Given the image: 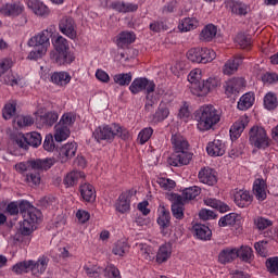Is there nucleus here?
<instances>
[{"label": "nucleus", "mask_w": 278, "mask_h": 278, "mask_svg": "<svg viewBox=\"0 0 278 278\" xmlns=\"http://www.w3.org/2000/svg\"><path fill=\"white\" fill-rule=\"evenodd\" d=\"M266 268L271 275H278V257H271L266 261Z\"/></svg>", "instance_id": "nucleus-64"}, {"label": "nucleus", "mask_w": 278, "mask_h": 278, "mask_svg": "<svg viewBox=\"0 0 278 278\" xmlns=\"http://www.w3.org/2000/svg\"><path fill=\"white\" fill-rule=\"evenodd\" d=\"M249 140L250 144L256 149H268L270 147V138H268L266 129L260 126H253L250 129Z\"/></svg>", "instance_id": "nucleus-5"}, {"label": "nucleus", "mask_w": 278, "mask_h": 278, "mask_svg": "<svg viewBox=\"0 0 278 278\" xmlns=\"http://www.w3.org/2000/svg\"><path fill=\"white\" fill-rule=\"evenodd\" d=\"M238 260V248H225L218 254L219 264H231Z\"/></svg>", "instance_id": "nucleus-19"}, {"label": "nucleus", "mask_w": 278, "mask_h": 278, "mask_svg": "<svg viewBox=\"0 0 278 278\" xmlns=\"http://www.w3.org/2000/svg\"><path fill=\"white\" fill-rule=\"evenodd\" d=\"M136 194V190L130 189L122 192L115 202V210L119 214H127L131 210V197Z\"/></svg>", "instance_id": "nucleus-7"}, {"label": "nucleus", "mask_w": 278, "mask_h": 278, "mask_svg": "<svg viewBox=\"0 0 278 278\" xmlns=\"http://www.w3.org/2000/svg\"><path fill=\"white\" fill-rule=\"evenodd\" d=\"M198 178L201 184H205L206 186H216V184H218L216 170L211 167L201 168Z\"/></svg>", "instance_id": "nucleus-11"}, {"label": "nucleus", "mask_w": 278, "mask_h": 278, "mask_svg": "<svg viewBox=\"0 0 278 278\" xmlns=\"http://www.w3.org/2000/svg\"><path fill=\"white\" fill-rule=\"evenodd\" d=\"M52 42L56 52L68 51V41L62 35L54 37Z\"/></svg>", "instance_id": "nucleus-52"}, {"label": "nucleus", "mask_w": 278, "mask_h": 278, "mask_svg": "<svg viewBox=\"0 0 278 278\" xmlns=\"http://www.w3.org/2000/svg\"><path fill=\"white\" fill-rule=\"evenodd\" d=\"M58 118H60V116L54 111L43 112L42 110H39L37 112V123H40V125H45L46 127H53V125L58 123Z\"/></svg>", "instance_id": "nucleus-14"}, {"label": "nucleus", "mask_w": 278, "mask_h": 278, "mask_svg": "<svg viewBox=\"0 0 278 278\" xmlns=\"http://www.w3.org/2000/svg\"><path fill=\"white\" fill-rule=\"evenodd\" d=\"M253 103H255V93L248 92L239 99L237 108L238 110L245 112V110L253 108Z\"/></svg>", "instance_id": "nucleus-31"}, {"label": "nucleus", "mask_w": 278, "mask_h": 278, "mask_svg": "<svg viewBox=\"0 0 278 278\" xmlns=\"http://www.w3.org/2000/svg\"><path fill=\"white\" fill-rule=\"evenodd\" d=\"M216 60V52L208 48H200V64H207Z\"/></svg>", "instance_id": "nucleus-43"}, {"label": "nucleus", "mask_w": 278, "mask_h": 278, "mask_svg": "<svg viewBox=\"0 0 278 278\" xmlns=\"http://www.w3.org/2000/svg\"><path fill=\"white\" fill-rule=\"evenodd\" d=\"M23 12H25V7L21 2L7 3L0 8V14H2V16H21Z\"/></svg>", "instance_id": "nucleus-15"}, {"label": "nucleus", "mask_w": 278, "mask_h": 278, "mask_svg": "<svg viewBox=\"0 0 278 278\" xmlns=\"http://www.w3.org/2000/svg\"><path fill=\"white\" fill-rule=\"evenodd\" d=\"M35 227H36V224L24 218L20 225V231H21L22 236H31V233H34Z\"/></svg>", "instance_id": "nucleus-55"}, {"label": "nucleus", "mask_w": 278, "mask_h": 278, "mask_svg": "<svg viewBox=\"0 0 278 278\" xmlns=\"http://www.w3.org/2000/svg\"><path fill=\"white\" fill-rule=\"evenodd\" d=\"M105 278H121V270L114 265H108L104 269Z\"/></svg>", "instance_id": "nucleus-63"}, {"label": "nucleus", "mask_w": 278, "mask_h": 278, "mask_svg": "<svg viewBox=\"0 0 278 278\" xmlns=\"http://www.w3.org/2000/svg\"><path fill=\"white\" fill-rule=\"evenodd\" d=\"M84 270L88 277H99L101 273H103V269L94 264H87L84 266Z\"/></svg>", "instance_id": "nucleus-57"}, {"label": "nucleus", "mask_w": 278, "mask_h": 278, "mask_svg": "<svg viewBox=\"0 0 278 278\" xmlns=\"http://www.w3.org/2000/svg\"><path fill=\"white\" fill-rule=\"evenodd\" d=\"M258 231H266L269 227H273V220L265 217H257L254 222Z\"/></svg>", "instance_id": "nucleus-60"}, {"label": "nucleus", "mask_w": 278, "mask_h": 278, "mask_svg": "<svg viewBox=\"0 0 278 278\" xmlns=\"http://www.w3.org/2000/svg\"><path fill=\"white\" fill-rule=\"evenodd\" d=\"M75 121H77V115H75L74 113H65L62 115L59 125L67 127V129H71V127L75 125Z\"/></svg>", "instance_id": "nucleus-51"}, {"label": "nucleus", "mask_w": 278, "mask_h": 278, "mask_svg": "<svg viewBox=\"0 0 278 278\" xmlns=\"http://www.w3.org/2000/svg\"><path fill=\"white\" fill-rule=\"evenodd\" d=\"M241 64H242V56H235L226 61L223 66L224 75H228V76L235 75V73H238V68H240Z\"/></svg>", "instance_id": "nucleus-23"}, {"label": "nucleus", "mask_w": 278, "mask_h": 278, "mask_svg": "<svg viewBox=\"0 0 278 278\" xmlns=\"http://www.w3.org/2000/svg\"><path fill=\"white\" fill-rule=\"evenodd\" d=\"M129 90L132 94H138L143 90L151 94V92H155V83L146 77L135 78L129 86Z\"/></svg>", "instance_id": "nucleus-6"}, {"label": "nucleus", "mask_w": 278, "mask_h": 278, "mask_svg": "<svg viewBox=\"0 0 278 278\" xmlns=\"http://www.w3.org/2000/svg\"><path fill=\"white\" fill-rule=\"evenodd\" d=\"M153 136V128L146 127L138 134V142L139 144H147L149 140H151V137Z\"/></svg>", "instance_id": "nucleus-54"}, {"label": "nucleus", "mask_w": 278, "mask_h": 278, "mask_svg": "<svg viewBox=\"0 0 278 278\" xmlns=\"http://www.w3.org/2000/svg\"><path fill=\"white\" fill-rule=\"evenodd\" d=\"M233 201L238 207H249L253 203V195L248 190L235 189Z\"/></svg>", "instance_id": "nucleus-12"}, {"label": "nucleus", "mask_w": 278, "mask_h": 278, "mask_svg": "<svg viewBox=\"0 0 278 278\" xmlns=\"http://www.w3.org/2000/svg\"><path fill=\"white\" fill-rule=\"evenodd\" d=\"M113 79L118 86H129L131 84L132 76L131 73L116 74Z\"/></svg>", "instance_id": "nucleus-56"}, {"label": "nucleus", "mask_w": 278, "mask_h": 278, "mask_svg": "<svg viewBox=\"0 0 278 278\" xmlns=\"http://www.w3.org/2000/svg\"><path fill=\"white\" fill-rule=\"evenodd\" d=\"M71 74H68L67 72H54L51 75V81L52 84H55V86H67V84H71Z\"/></svg>", "instance_id": "nucleus-33"}, {"label": "nucleus", "mask_w": 278, "mask_h": 278, "mask_svg": "<svg viewBox=\"0 0 278 278\" xmlns=\"http://www.w3.org/2000/svg\"><path fill=\"white\" fill-rule=\"evenodd\" d=\"M85 177L86 174H84V172L73 170L64 177L63 184L66 188H73V186L79 184V179H84Z\"/></svg>", "instance_id": "nucleus-28"}, {"label": "nucleus", "mask_w": 278, "mask_h": 278, "mask_svg": "<svg viewBox=\"0 0 278 278\" xmlns=\"http://www.w3.org/2000/svg\"><path fill=\"white\" fill-rule=\"evenodd\" d=\"M238 257L241 262L251 264V262H253V249L249 245H241L240 249H238Z\"/></svg>", "instance_id": "nucleus-42"}, {"label": "nucleus", "mask_w": 278, "mask_h": 278, "mask_svg": "<svg viewBox=\"0 0 278 278\" xmlns=\"http://www.w3.org/2000/svg\"><path fill=\"white\" fill-rule=\"evenodd\" d=\"M195 121L199 131H210L220 123V113L215 105L203 104L195 111Z\"/></svg>", "instance_id": "nucleus-1"}, {"label": "nucleus", "mask_w": 278, "mask_h": 278, "mask_svg": "<svg viewBox=\"0 0 278 278\" xmlns=\"http://www.w3.org/2000/svg\"><path fill=\"white\" fill-rule=\"evenodd\" d=\"M77 154V143L76 142H67L63 147L60 148L59 151V160L61 164H66L70 160Z\"/></svg>", "instance_id": "nucleus-13"}, {"label": "nucleus", "mask_w": 278, "mask_h": 278, "mask_svg": "<svg viewBox=\"0 0 278 278\" xmlns=\"http://www.w3.org/2000/svg\"><path fill=\"white\" fill-rule=\"evenodd\" d=\"M26 5L36 16H49V7L40 0H28Z\"/></svg>", "instance_id": "nucleus-18"}, {"label": "nucleus", "mask_w": 278, "mask_h": 278, "mask_svg": "<svg viewBox=\"0 0 278 278\" xmlns=\"http://www.w3.org/2000/svg\"><path fill=\"white\" fill-rule=\"evenodd\" d=\"M49 38H51V30L45 29L35 37H33L30 39V42L31 45H34V47H45V49L48 50L51 46Z\"/></svg>", "instance_id": "nucleus-20"}, {"label": "nucleus", "mask_w": 278, "mask_h": 278, "mask_svg": "<svg viewBox=\"0 0 278 278\" xmlns=\"http://www.w3.org/2000/svg\"><path fill=\"white\" fill-rule=\"evenodd\" d=\"M173 153H178L180 151H188L190 150V143L188 142V139H186L181 135H174L170 139Z\"/></svg>", "instance_id": "nucleus-21"}, {"label": "nucleus", "mask_w": 278, "mask_h": 278, "mask_svg": "<svg viewBox=\"0 0 278 278\" xmlns=\"http://www.w3.org/2000/svg\"><path fill=\"white\" fill-rule=\"evenodd\" d=\"M157 225H160L162 229L170 227V212L164 206H160L159 208Z\"/></svg>", "instance_id": "nucleus-38"}, {"label": "nucleus", "mask_w": 278, "mask_h": 278, "mask_svg": "<svg viewBox=\"0 0 278 278\" xmlns=\"http://www.w3.org/2000/svg\"><path fill=\"white\" fill-rule=\"evenodd\" d=\"M267 186H266V180L262 179V178H257L254 181L253 185V192L254 195L256 197L257 201H266V190H267Z\"/></svg>", "instance_id": "nucleus-26"}, {"label": "nucleus", "mask_w": 278, "mask_h": 278, "mask_svg": "<svg viewBox=\"0 0 278 278\" xmlns=\"http://www.w3.org/2000/svg\"><path fill=\"white\" fill-rule=\"evenodd\" d=\"M199 27V20L197 17H185L178 24L179 31H192Z\"/></svg>", "instance_id": "nucleus-34"}, {"label": "nucleus", "mask_w": 278, "mask_h": 278, "mask_svg": "<svg viewBox=\"0 0 278 278\" xmlns=\"http://www.w3.org/2000/svg\"><path fill=\"white\" fill-rule=\"evenodd\" d=\"M132 42H136V34H134V31H122L117 36V47H119V49H126V47L132 45Z\"/></svg>", "instance_id": "nucleus-30"}, {"label": "nucleus", "mask_w": 278, "mask_h": 278, "mask_svg": "<svg viewBox=\"0 0 278 278\" xmlns=\"http://www.w3.org/2000/svg\"><path fill=\"white\" fill-rule=\"evenodd\" d=\"M71 136V128L56 124L54 126V139L56 142H64Z\"/></svg>", "instance_id": "nucleus-37"}, {"label": "nucleus", "mask_w": 278, "mask_h": 278, "mask_svg": "<svg viewBox=\"0 0 278 278\" xmlns=\"http://www.w3.org/2000/svg\"><path fill=\"white\" fill-rule=\"evenodd\" d=\"M12 270L13 273H15V275H23V273H29L30 263L29 261L20 262L12 267Z\"/></svg>", "instance_id": "nucleus-59"}, {"label": "nucleus", "mask_w": 278, "mask_h": 278, "mask_svg": "<svg viewBox=\"0 0 278 278\" xmlns=\"http://www.w3.org/2000/svg\"><path fill=\"white\" fill-rule=\"evenodd\" d=\"M193 153L190 150H184L180 152H173L168 162L170 166H188L192 162Z\"/></svg>", "instance_id": "nucleus-9"}, {"label": "nucleus", "mask_w": 278, "mask_h": 278, "mask_svg": "<svg viewBox=\"0 0 278 278\" xmlns=\"http://www.w3.org/2000/svg\"><path fill=\"white\" fill-rule=\"evenodd\" d=\"M199 194H201V189L197 186H193V187L186 188L182 191L181 198L184 199V203H185L186 201H192V199H197Z\"/></svg>", "instance_id": "nucleus-45"}, {"label": "nucleus", "mask_w": 278, "mask_h": 278, "mask_svg": "<svg viewBox=\"0 0 278 278\" xmlns=\"http://www.w3.org/2000/svg\"><path fill=\"white\" fill-rule=\"evenodd\" d=\"M3 81L4 84H7V86H18L21 81H23V77H21V75L18 74H14L11 72L4 76Z\"/></svg>", "instance_id": "nucleus-58"}, {"label": "nucleus", "mask_w": 278, "mask_h": 278, "mask_svg": "<svg viewBox=\"0 0 278 278\" xmlns=\"http://www.w3.org/2000/svg\"><path fill=\"white\" fill-rule=\"evenodd\" d=\"M53 164H55V159L29 160L15 164V170L17 173H29L31 170H49V168H51Z\"/></svg>", "instance_id": "nucleus-4"}, {"label": "nucleus", "mask_w": 278, "mask_h": 278, "mask_svg": "<svg viewBox=\"0 0 278 278\" xmlns=\"http://www.w3.org/2000/svg\"><path fill=\"white\" fill-rule=\"evenodd\" d=\"M247 87V80L242 77L231 78L227 80L224 85L225 94L227 97H231V94H237V92H240L242 88Z\"/></svg>", "instance_id": "nucleus-10"}, {"label": "nucleus", "mask_w": 278, "mask_h": 278, "mask_svg": "<svg viewBox=\"0 0 278 278\" xmlns=\"http://www.w3.org/2000/svg\"><path fill=\"white\" fill-rule=\"evenodd\" d=\"M204 204H206L208 207H213L214 210H220V212H227L229 210L228 205L223 204V202L214 198H205Z\"/></svg>", "instance_id": "nucleus-48"}, {"label": "nucleus", "mask_w": 278, "mask_h": 278, "mask_svg": "<svg viewBox=\"0 0 278 278\" xmlns=\"http://www.w3.org/2000/svg\"><path fill=\"white\" fill-rule=\"evenodd\" d=\"M218 34V28L214 24L206 25L200 33V40L203 42H212Z\"/></svg>", "instance_id": "nucleus-29"}, {"label": "nucleus", "mask_w": 278, "mask_h": 278, "mask_svg": "<svg viewBox=\"0 0 278 278\" xmlns=\"http://www.w3.org/2000/svg\"><path fill=\"white\" fill-rule=\"evenodd\" d=\"M263 105L265 110H268L269 112L273 110H277L278 108V98L277 93L269 91L264 96L263 99Z\"/></svg>", "instance_id": "nucleus-36"}, {"label": "nucleus", "mask_w": 278, "mask_h": 278, "mask_svg": "<svg viewBox=\"0 0 278 278\" xmlns=\"http://www.w3.org/2000/svg\"><path fill=\"white\" fill-rule=\"evenodd\" d=\"M225 142L220 139H214L207 143L206 152L211 157H220L225 153Z\"/></svg>", "instance_id": "nucleus-17"}, {"label": "nucleus", "mask_w": 278, "mask_h": 278, "mask_svg": "<svg viewBox=\"0 0 278 278\" xmlns=\"http://www.w3.org/2000/svg\"><path fill=\"white\" fill-rule=\"evenodd\" d=\"M42 144V136L40 134L33 131L26 135L16 134L11 138L9 144V151L12 155H18V149H27V147H40Z\"/></svg>", "instance_id": "nucleus-2"}, {"label": "nucleus", "mask_w": 278, "mask_h": 278, "mask_svg": "<svg viewBox=\"0 0 278 278\" xmlns=\"http://www.w3.org/2000/svg\"><path fill=\"white\" fill-rule=\"evenodd\" d=\"M228 8H230L232 14H238L239 16L247 15L249 7L242 2L230 0L227 3Z\"/></svg>", "instance_id": "nucleus-40"}, {"label": "nucleus", "mask_w": 278, "mask_h": 278, "mask_svg": "<svg viewBox=\"0 0 278 278\" xmlns=\"http://www.w3.org/2000/svg\"><path fill=\"white\" fill-rule=\"evenodd\" d=\"M30 264V273L33 275H42L45 270H47V266H49V258L47 256H41L39 260L36 261H29Z\"/></svg>", "instance_id": "nucleus-24"}, {"label": "nucleus", "mask_w": 278, "mask_h": 278, "mask_svg": "<svg viewBox=\"0 0 278 278\" xmlns=\"http://www.w3.org/2000/svg\"><path fill=\"white\" fill-rule=\"evenodd\" d=\"M238 214L230 213L222 217L218 222L219 227H229L236 225L238 223Z\"/></svg>", "instance_id": "nucleus-46"}, {"label": "nucleus", "mask_w": 278, "mask_h": 278, "mask_svg": "<svg viewBox=\"0 0 278 278\" xmlns=\"http://www.w3.org/2000/svg\"><path fill=\"white\" fill-rule=\"evenodd\" d=\"M79 192L83 201H86V203H92L97 199L94 187L88 182L80 185Z\"/></svg>", "instance_id": "nucleus-22"}, {"label": "nucleus", "mask_w": 278, "mask_h": 278, "mask_svg": "<svg viewBox=\"0 0 278 278\" xmlns=\"http://www.w3.org/2000/svg\"><path fill=\"white\" fill-rule=\"evenodd\" d=\"M20 210L23 214V218H25L26 220H28L35 225H36V223H38V219L41 216L40 211L36 207H30L27 211H23V204H22V205H20Z\"/></svg>", "instance_id": "nucleus-39"}, {"label": "nucleus", "mask_w": 278, "mask_h": 278, "mask_svg": "<svg viewBox=\"0 0 278 278\" xmlns=\"http://www.w3.org/2000/svg\"><path fill=\"white\" fill-rule=\"evenodd\" d=\"M249 116L242 115L230 128V138L238 140L239 136H242V131L249 126Z\"/></svg>", "instance_id": "nucleus-16"}, {"label": "nucleus", "mask_w": 278, "mask_h": 278, "mask_svg": "<svg viewBox=\"0 0 278 278\" xmlns=\"http://www.w3.org/2000/svg\"><path fill=\"white\" fill-rule=\"evenodd\" d=\"M172 254H173V245L170 243H165L161 245L159 249V252L156 254V262L159 264H164V262H168Z\"/></svg>", "instance_id": "nucleus-32"}, {"label": "nucleus", "mask_w": 278, "mask_h": 278, "mask_svg": "<svg viewBox=\"0 0 278 278\" xmlns=\"http://www.w3.org/2000/svg\"><path fill=\"white\" fill-rule=\"evenodd\" d=\"M51 59L55 61L59 66H64V64H71L74 62L75 56H73L68 50H64L56 53H51Z\"/></svg>", "instance_id": "nucleus-25"}, {"label": "nucleus", "mask_w": 278, "mask_h": 278, "mask_svg": "<svg viewBox=\"0 0 278 278\" xmlns=\"http://www.w3.org/2000/svg\"><path fill=\"white\" fill-rule=\"evenodd\" d=\"M169 114L170 110L168 109V105H166V103H161L153 115V121L154 123H162L163 121H166V117L169 116Z\"/></svg>", "instance_id": "nucleus-41"}, {"label": "nucleus", "mask_w": 278, "mask_h": 278, "mask_svg": "<svg viewBox=\"0 0 278 278\" xmlns=\"http://www.w3.org/2000/svg\"><path fill=\"white\" fill-rule=\"evenodd\" d=\"M191 93L194 94V97H207L210 91L204 83V80L195 83L191 85Z\"/></svg>", "instance_id": "nucleus-44"}, {"label": "nucleus", "mask_w": 278, "mask_h": 278, "mask_svg": "<svg viewBox=\"0 0 278 278\" xmlns=\"http://www.w3.org/2000/svg\"><path fill=\"white\" fill-rule=\"evenodd\" d=\"M156 184H159L162 190H166L167 192H170V190H174L175 186H177V182H175V180L166 177H159L156 179Z\"/></svg>", "instance_id": "nucleus-49"}, {"label": "nucleus", "mask_w": 278, "mask_h": 278, "mask_svg": "<svg viewBox=\"0 0 278 278\" xmlns=\"http://www.w3.org/2000/svg\"><path fill=\"white\" fill-rule=\"evenodd\" d=\"M14 114H16V101L12 100L4 105L2 116L5 121H10Z\"/></svg>", "instance_id": "nucleus-47"}, {"label": "nucleus", "mask_w": 278, "mask_h": 278, "mask_svg": "<svg viewBox=\"0 0 278 278\" xmlns=\"http://www.w3.org/2000/svg\"><path fill=\"white\" fill-rule=\"evenodd\" d=\"M193 231L199 238V240H211L212 239V230L210 227L203 225V224H195L193 226Z\"/></svg>", "instance_id": "nucleus-35"}, {"label": "nucleus", "mask_w": 278, "mask_h": 278, "mask_svg": "<svg viewBox=\"0 0 278 278\" xmlns=\"http://www.w3.org/2000/svg\"><path fill=\"white\" fill-rule=\"evenodd\" d=\"M172 214L174 218L181 220L184 218V199L179 194H173Z\"/></svg>", "instance_id": "nucleus-27"}, {"label": "nucleus", "mask_w": 278, "mask_h": 278, "mask_svg": "<svg viewBox=\"0 0 278 278\" xmlns=\"http://www.w3.org/2000/svg\"><path fill=\"white\" fill-rule=\"evenodd\" d=\"M25 181L28 186H40V173L38 170H30L25 176Z\"/></svg>", "instance_id": "nucleus-53"}, {"label": "nucleus", "mask_w": 278, "mask_h": 278, "mask_svg": "<svg viewBox=\"0 0 278 278\" xmlns=\"http://www.w3.org/2000/svg\"><path fill=\"white\" fill-rule=\"evenodd\" d=\"M187 59L195 64H201V48H192L187 52Z\"/></svg>", "instance_id": "nucleus-61"}, {"label": "nucleus", "mask_w": 278, "mask_h": 278, "mask_svg": "<svg viewBox=\"0 0 278 278\" xmlns=\"http://www.w3.org/2000/svg\"><path fill=\"white\" fill-rule=\"evenodd\" d=\"M129 251V245L125 241H117L114 243L112 253L113 255H118L119 257H123L125 253Z\"/></svg>", "instance_id": "nucleus-50"}, {"label": "nucleus", "mask_w": 278, "mask_h": 278, "mask_svg": "<svg viewBox=\"0 0 278 278\" xmlns=\"http://www.w3.org/2000/svg\"><path fill=\"white\" fill-rule=\"evenodd\" d=\"M43 55H47V50L45 47L35 46L28 54V60H40Z\"/></svg>", "instance_id": "nucleus-62"}, {"label": "nucleus", "mask_w": 278, "mask_h": 278, "mask_svg": "<svg viewBox=\"0 0 278 278\" xmlns=\"http://www.w3.org/2000/svg\"><path fill=\"white\" fill-rule=\"evenodd\" d=\"M116 136H119L121 138H127V136H129V132L127 131V129H123V127L117 124L99 126L93 131V138L97 140V142H101V140L112 142V140H114Z\"/></svg>", "instance_id": "nucleus-3"}, {"label": "nucleus", "mask_w": 278, "mask_h": 278, "mask_svg": "<svg viewBox=\"0 0 278 278\" xmlns=\"http://www.w3.org/2000/svg\"><path fill=\"white\" fill-rule=\"evenodd\" d=\"M59 29L61 34L71 38V40H75L77 38V24L75 20L71 16H63L59 23Z\"/></svg>", "instance_id": "nucleus-8"}]
</instances>
